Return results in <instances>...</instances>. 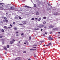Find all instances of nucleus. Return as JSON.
<instances>
[{
  "instance_id": "obj_1",
  "label": "nucleus",
  "mask_w": 60,
  "mask_h": 60,
  "mask_svg": "<svg viewBox=\"0 0 60 60\" xmlns=\"http://www.w3.org/2000/svg\"><path fill=\"white\" fill-rule=\"evenodd\" d=\"M2 4H5L4 3H0V8H2L4 7V6Z\"/></svg>"
},
{
  "instance_id": "obj_2",
  "label": "nucleus",
  "mask_w": 60,
  "mask_h": 60,
  "mask_svg": "<svg viewBox=\"0 0 60 60\" xmlns=\"http://www.w3.org/2000/svg\"><path fill=\"white\" fill-rule=\"evenodd\" d=\"M44 25H39V26H37V27L39 28H41L42 27H44Z\"/></svg>"
},
{
  "instance_id": "obj_3",
  "label": "nucleus",
  "mask_w": 60,
  "mask_h": 60,
  "mask_svg": "<svg viewBox=\"0 0 60 60\" xmlns=\"http://www.w3.org/2000/svg\"><path fill=\"white\" fill-rule=\"evenodd\" d=\"M14 9V8L13 7H11L9 8V10H13Z\"/></svg>"
},
{
  "instance_id": "obj_4",
  "label": "nucleus",
  "mask_w": 60,
  "mask_h": 60,
  "mask_svg": "<svg viewBox=\"0 0 60 60\" xmlns=\"http://www.w3.org/2000/svg\"><path fill=\"white\" fill-rule=\"evenodd\" d=\"M5 7L6 8H9V7H10V5H5Z\"/></svg>"
},
{
  "instance_id": "obj_5",
  "label": "nucleus",
  "mask_w": 60,
  "mask_h": 60,
  "mask_svg": "<svg viewBox=\"0 0 60 60\" xmlns=\"http://www.w3.org/2000/svg\"><path fill=\"white\" fill-rule=\"evenodd\" d=\"M57 30V28H53L52 29V30H53V31H56V30Z\"/></svg>"
},
{
  "instance_id": "obj_6",
  "label": "nucleus",
  "mask_w": 60,
  "mask_h": 60,
  "mask_svg": "<svg viewBox=\"0 0 60 60\" xmlns=\"http://www.w3.org/2000/svg\"><path fill=\"white\" fill-rule=\"evenodd\" d=\"M49 28H53V27H54V26L52 25H51L49 26Z\"/></svg>"
},
{
  "instance_id": "obj_7",
  "label": "nucleus",
  "mask_w": 60,
  "mask_h": 60,
  "mask_svg": "<svg viewBox=\"0 0 60 60\" xmlns=\"http://www.w3.org/2000/svg\"><path fill=\"white\" fill-rule=\"evenodd\" d=\"M1 17L2 18H3V19H5V20H6V19H7V18L4 16H2Z\"/></svg>"
},
{
  "instance_id": "obj_8",
  "label": "nucleus",
  "mask_w": 60,
  "mask_h": 60,
  "mask_svg": "<svg viewBox=\"0 0 60 60\" xmlns=\"http://www.w3.org/2000/svg\"><path fill=\"white\" fill-rule=\"evenodd\" d=\"M21 59V58L20 57H19L16 58L15 59L16 60H20Z\"/></svg>"
},
{
  "instance_id": "obj_9",
  "label": "nucleus",
  "mask_w": 60,
  "mask_h": 60,
  "mask_svg": "<svg viewBox=\"0 0 60 60\" xmlns=\"http://www.w3.org/2000/svg\"><path fill=\"white\" fill-rule=\"evenodd\" d=\"M26 21H23L22 22L23 24H26Z\"/></svg>"
},
{
  "instance_id": "obj_10",
  "label": "nucleus",
  "mask_w": 60,
  "mask_h": 60,
  "mask_svg": "<svg viewBox=\"0 0 60 60\" xmlns=\"http://www.w3.org/2000/svg\"><path fill=\"white\" fill-rule=\"evenodd\" d=\"M24 7H27V8H31V7H29L27 6H24Z\"/></svg>"
},
{
  "instance_id": "obj_11",
  "label": "nucleus",
  "mask_w": 60,
  "mask_h": 60,
  "mask_svg": "<svg viewBox=\"0 0 60 60\" xmlns=\"http://www.w3.org/2000/svg\"><path fill=\"white\" fill-rule=\"evenodd\" d=\"M58 14H59L57 12L55 13L54 14L56 16H57V15H58Z\"/></svg>"
},
{
  "instance_id": "obj_12",
  "label": "nucleus",
  "mask_w": 60,
  "mask_h": 60,
  "mask_svg": "<svg viewBox=\"0 0 60 60\" xmlns=\"http://www.w3.org/2000/svg\"><path fill=\"white\" fill-rule=\"evenodd\" d=\"M41 18H39L38 20V21H40L41 20Z\"/></svg>"
},
{
  "instance_id": "obj_13",
  "label": "nucleus",
  "mask_w": 60,
  "mask_h": 60,
  "mask_svg": "<svg viewBox=\"0 0 60 60\" xmlns=\"http://www.w3.org/2000/svg\"><path fill=\"white\" fill-rule=\"evenodd\" d=\"M53 39V38H48V39L49 40H52Z\"/></svg>"
},
{
  "instance_id": "obj_14",
  "label": "nucleus",
  "mask_w": 60,
  "mask_h": 60,
  "mask_svg": "<svg viewBox=\"0 0 60 60\" xmlns=\"http://www.w3.org/2000/svg\"><path fill=\"white\" fill-rule=\"evenodd\" d=\"M13 42H13V41H10V43L11 44H12V43H13Z\"/></svg>"
},
{
  "instance_id": "obj_15",
  "label": "nucleus",
  "mask_w": 60,
  "mask_h": 60,
  "mask_svg": "<svg viewBox=\"0 0 60 60\" xmlns=\"http://www.w3.org/2000/svg\"><path fill=\"white\" fill-rule=\"evenodd\" d=\"M39 30V28H38L37 29L35 28V29H34V30Z\"/></svg>"
},
{
  "instance_id": "obj_16",
  "label": "nucleus",
  "mask_w": 60,
  "mask_h": 60,
  "mask_svg": "<svg viewBox=\"0 0 60 60\" xmlns=\"http://www.w3.org/2000/svg\"><path fill=\"white\" fill-rule=\"evenodd\" d=\"M1 31L3 33H4V30L2 29L1 30Z\"/></svg>"
},
{
  "instance_id": "obj_17",
  "label": "nucleus",
  "mask_w": 60,
  "mask_h": 60,
  "mask_svg": "<svg viewBox=\"0 0 60 60\" xmlns=\"http://www.w3.org/2000/svg\"><path fill=\"white\" fill-rule=\"evenodd\" d=\"M4 49L5 50H7V48L6 47H4Z\"/></svg>"
},
{
  "instance_id": "obj_18",
  "label": "nucleus",
  "mask_w": 60,
  "mask_h": 60,
  "mask_svg": "<svg viewBox=\"0 0 60 60\" xmlns=\"http://www.w3.org/2000/svg\"><path fill=\"white\" fill-rule=\"evenodd\" d=\"M34 18H32L31 19V20H34Z\"/></svg>"
},
{
  "instance_id": "obj_19",
  "label": "nucleus",
  "mask_w": 60,
  "mask_h": 60,
  "mask_svg": "<svg viewBox=\"0 0 60 60\" xmlns=\"http://www.w3.org/2000/svg\"><path fill=\"white\" fill-rule=\"evenodd\" d=\"M9 47H10V46H9V45H8L7 46V48H9Z\"/></svg>"
},
{
  "instance_id": "obj_20",
  "label": "nucleus",
  "mask_w": 60,
  "mask_h": 60,
  "mask_svg": "<svg viewBox=\"0 0 60 60\" xmlns=\"http://www.w3.org/2000/svg\"><path fill=\"white\" fill-rule=\"evenodd\" d=\"M29 40H31V37H30L29 38Z\"/></svg>"
},
{
  "instance_id": "obj_21",
  "label": "nucleus",
  "mask_w": 60,
  "mask_h": 60,
  "mask_svg": "<svg viewBox=\"0 0 60 60\" xmlns=\"http://www.w3.org/2000/svg\"><path fill=\"white\" fill-rule=\"evenodd\" d=\"M34 7H36V5L35 4H34Z\"/></svg>"
},
{
  "instance_id": "obj_22",
  "label": "nucleus",
  "mask_w": 60,
  "mask_h": 60,
  "mask_svg": "<svg viewBox=\"0 0 60 60\" xmlns=\"http://www.w3.org/2000/svg\"><path fill=\"white\" fill-rule=\"evenodd\" d=\"M43 19H46V17H43Z\"/></svg>"
},
{
  "instance_id": "obj_23",
  "label": "nucleus",
  "mask_w": 60,
  "mask_h": 60,
  "mask_svg": "<svg viewBox=\"0 0 60 60\" xmlns=\"http://www.w3.org/2000/svg\"><path fill=\"white\" fill-rule=\"evenodd\" d=\"M51 38V36H49L48 37V38L49 39H50V38Z\"/></svg>"
},
{
  "instance_id": "obj_24",
  "label": "nucleus",
  "mask_w": 60,
  "mask_h": 60,
  "mask_svg": "<svg viewBox=\"0 0 60 60\" xmlns=\"http://www.w3.org/2000/svg\"><path fill=\"white\" fill-rule=\"evenodd\" d=\"M19 25H20V26H23V25H24V24H19Z\"/></svg>"
},
{
  "instance_id": "obj_25",
  "label": "nucleus",
  "mask_w": 60,
  "mask_h": 60,
  "mask_svg": "<svg viewBox=\"0 0 60 60\" xmlns=\"http://www.w3.org/2000/svg\"><path fill=\"white\" fill-rule=\"evenodd\" d=\"M4 28L5 29H7V27H6V26H4Z\"/></svg>"
},
{
  "instance_id": "obj_26",
  "label": "nucleus",
  "mask_w": 60,
  "mask_h": 60,
  "mask_svg": "<svg viewBox=\"0 0 60 60\" xmlns=\"http://www.w3.org/2000/svg\"><path fill=\"white\" fill-rule=\"evenodd\" d=\"M36 15H39V13L38 12H37L36 13Z\"/></svg>"
},
{
  "instance_id": "obj_27",
  "label": "nucleus",
  "mask_w": 60,
  "mask_h": 60,
  "mask_svg": "<svg viewBox=\"0 0 60 60\" xmlns=\"http://www.w3.org/2000/svg\"><path fill=\"white\" fill-rule=\"evenodd\" d=\"M33 46H37V45H33Z\"/></svg>"
},
{
  "instance_id": "obj_28",
  "label": "nucleus",
  "mask_w": 60,
  "mask_h": 60,
  "mask_svg": "<svg viewBox=\"0 0 60 60\" xmlns=\"http://www.w3.org/2000/svg\"><path fill=\"white\" fill-rule=\"evenodd\" d=\"M46 22H43V24H45L46 23Z\"/></svg>"
},
{
  "instance_id": "obj_29",
  "label": "nucleus",
  "mask_w": 60,
  "mask_h": 60,
  "mask_svg": "<svg viewBox=\"0 0 60 60\" xmlns=\"http://www.w3.org/2000/svg\"><path fill=\"white\" fill-rule=\"evenodd\" d=\"M19 18L20 19H21V18L20 17H19Z\"/></svg>"
},
{
  "instance_id": "obj_30",
  "label": "nucleus",
  "mask_w": 60,
  "mask_h": 60,
  "mask_svg": "<svg viewBox=\"0 0 60 60\" xmlns=\"http://www.w3.org/2000/svg\"><path fill=\"white\" fill-rule=\"evenodd\" d=\"M15 19H18V17H15Z\"/></svg>"
},
{
  "instance_id": "obj_31",
  "label": "nucleus",
  "mask_w": 60,
  "mask_h": 60,
  "mask_svg": "<svg viewBox=\"0 0 60 60\" xmlns=\"http://www.w3.org/2000/svg\"><path fill=\"white\" fill-rule=\"evenodd\" d=\"M51 45V43H50L48 44V46H49V45Z\"/></svg>"
},
{
  "instance_id": "obj_32",
  "label": "nucleus",
  "mask_w": 60,
  "mask_h": 60,
  "mask_svg": "<svg viewBox=\"0 0 60 60\" xmlns=\"http://www.w3.org/2000/svg\"><path fill=\"white\" fill-rule=\"evenodd\" d=\"M23 34H24V33H22L21 35V36H22V35H23Z\"/></svg>"
},
{
  "instance_id": "obj_33",
  "label": "nucleus",
  "mask_w": 60,
  "mask_h": 60,
  "mask_svg": "<svg viewBox=\"0 0 60 60\" xmlns=\"http://www.w3.org/2000/svg\"><path fill=\"white\" fill-rule=\"evenodd\" d=\"M40 42L42 43V42H43L44 41H40Z\"/></svg>"
},
{
  "instance_id": "obj_34",
  "label": "nucleus",
  "mask_w": 60,
  "mask_h": 60,
  "mask_svg": "<svg viewBox=\"0 0 60 60\" xmlns=\"http://www.w3.org/2000/svg\"><path fill=\"white\" fill-rule=\"evenodd\" d=\"M47 4L49 6H50V5L49 4V3H47Z\"/></svg>"
},
{
  "instance_id": "obj_35",
  "label": "nucleus",
  "mask_w": 60,
  "mask_h": 60,
  "mask_svg": "<svg viewBox=\"0 0 60 60\" xmlns=\"http://www.w3.org/2000/svg\"><path fill=\"white\" fill-rule=\"evenodd\" d=\"M47 8L48 10H49V7H47Z\"/></svg>"
},
{
  "instance_id": "obj_36",
  "label": "nucleus",
  "mask_w": 60,
  "mask_h": 60,
  "mask_svg": "<svg viewBox=\"0 0 60 60\" xmlns=\"http://www.w3.org/2000/svg\"><path fill=\"white\" fill-rule=\"evenodd\" d=\"M26 42L27 43V44H28V42L27 41H26Z\"/></svg>"
},
{
  "instance_id": "obj_37",
  "label": "nucleus",
  "mask_w": 60,
  "mask_h": 60,
  "mask_svg": "<svg viewBox=\"0 0 60 60\" xmlns=\"http://www.w3.org/2000/svg\"><path fill=\"white\" fill-rule=\"evenodd\" d=\"M23 53H26V51H24L23 52Z\"/></svg>"
},
{
  "instance_id": "obj_38",
  "label": "nucleus",
  "mask_w": 60,
  "mask_h": 60,
  "mask_svg": "<svg viewBox=\"0 0 60 60\" xmlns=\"http://www.w3.org/2000/svg\"><path fill=\"white\" fill-rule=\"evenodd\" d=\"M5 21L6 22H8V20H5Z\"/></svg>"
},
{
  "instance_id": "obj_39",
  "label": "nucleus",
  "mask_w": 60,
  "mask_h": 60,
  "mask_svg": "<svg viewBox=\"0 0 60 60\" xmlns=\"http://www.w3.org/2000/svg\"><path fill=\"white\" fill-rule=\"evenodd\" d=\"M14 29H15V30H17V28H16V27H15Z\"/></svg>"
},
{
  "instance_id": "obj_40",
  "label": "nucleus",
  "mask_w": 60,
  "mask_h": 60,
  "mask_svg": "<svg viewBox=\"0 0 60 60\" xmlns=\"http://www.w3.org/2000/svg\"><path fill=\"white\" fill-rule=\"evenodd\" d=\"M2 43L3 44H4V42L2 41Z\"/></svg>"
},
{
  "instance_id": "obj_41",
  "label": "nucleus",
  "mask_w": 60,
  "mask_h": 60,
  "mask_svg": "<svg viewBox=\"0 0 60 60\" xmlns=\"http://www.w3.org/2000/svg\"><path fill=\"white\" fill-rule=\"evenodd\" d=\"M30 50L31 51V50H34V49H31Z\"/></svg>"
},
{
  "instance_id": "obj_42",
  "label": "nucleus",
  "mask_w": 60,
  "mask_h": 60,
  "mask_svg": "<svg viewBox=\"0 0 60 60\" xmlns=\"http://www.w3.org/2000/svg\"><path fill=\"white\" fill-rule=\"evenodd\" d=\"M47 32H45V34H47Z\"/></svg>"
},
{
  "instance_id": "obj_43",
  "label": "nucleus",
  "mask_w": 60,
  "mask_h": 60,
  "mask_svg": "<svg viewBox=\"0 0 60 60\" xmlns=\"http://www.w3.org/2000/svg\"><path fill=\"white\" fill-rule=\"evenodd\" d=\"M10 26L11 27H12V25L11 24H10Z\"/></svg>"
},
{
  "instance_id": "obj_44",
  "label": "nucleus",
  "mask_w": 60,
  "mask_h": 60,
  "mask_svg": "<svg viewBox=\"0 0 60 60\" xmlns=\"http://www.w3.org/2000/svg\"><path fill=\"white\" fill-rule=\"evenodd\" d=\"M50 34H53V32H50Z\"/></svg>"
},
{
  "instance_id": "obj_45",
  "label": "nucleus",
  "mask_w": 60,
  "mask_h": 60,
  "mask_svg": "<svg viewBox=\"0 0 60 60\" xmlns=\"http://www.w3.org/2000/svg\"><path fill=\"white\" fill-rule=\"evenodd\" d=\"M52 11H54V9H52Z\"/></svg>"
},
{
  "instance_id": "obj_46",
  "label": "nucleus",
  "mask_w": 60,
  "mask_h": 60,
  "mask_svg": "<svg viewBox=\"0 0 60 60\" xmlns=\"http://www.w3.org/2000/svg\"><path fill=\"white\" fill-rule=\"evenodd\" d=\"M2 37H3L2 36H0V38H2Z\"/></svg>"
},
{
  "instance_id": "obj_47",
  "label": "nucleus",
  "mask_w": 60,
  "mask_h": 60,
  "mask_svg": "<svg viewBox=\"0 0 60 60\" xmlns=\"http://www.w3.org/2000/svg\"><path fill=\"white\" fill-rule=\"evenodd\" d=\"M33 49V50H35V51L36 50V49Z\"/></svg>"
},
{
  "instance_id": "obj_48",
  "label": "nucleus",
  "mask_w": 60,
  "mask_h": 60,
  "mask_svg": "<svg viewBox=\"0 0 60 60\" xmlns=\"http://www.w3.org/2000/svg\"><path fill=\"white\" fill-rule=\"evenodd\" d=\"M15 41V40L13 39V41Z\"/></svg>"
},
{
  "instance_id": "obj_49",
  "label": "nucleus",
  "mask_w": 60,
  "mask_h": 60,
  "mask_svg": "<svg viewBox=\"0 0 60 60\" xmlns=\"http://www.w3.org/2000/svg\"><path fill=\"white\" fill-rule=\"evenodd\" d=\"M34 57H36V55H34Z\"/></svg>"
},
{
  "instance_id": "obj_50",
  "label": "nucleus",
  "mask_w": 60,
  "mask_h": 60,
  "mask_svg": "<svg viewBox=\"0 0 60 60\" xmlns=\"http://www.w3.org/2000/svg\"><path fill=\"white\" fill-rule=\"evenodd\" d=\"M44 28H46V26H45L44 27Z\"/></svg>"
},
{
  "instance_id": "obj_51",
  "label": "nucleus",
  "mask_w": 60,
  "mask_h": 60,
  "mask_svg": "<svg viewBox=\"0 0 60 60\" xmlns=\"http://www.w3.org/2000/svg\"><path fill=\"white\" fill-rule=\"evenodd\" d=\"M43 29H41V31H42Z\"/></svg>"
},
{
  "instance_id": "obj_52",
  "label": "nucleus",
  "mask_w": 60,
  "mask_h": 60,
  "mask_svg": "<svg viewBox=\"0 0 60 60\" xmlns=\"http://www.w3.org/2000/svg\"><path fill=\"white\" fill-rule=\"evenodd\" d=\"M35 19H36V20H37V19H38V18H35Z\"/></svg>"
},
{
  "instance_id": "obj_53",
  "label": "nucleus",
  "mask_w": 60,
  "mask_h": 60,
  "mask_svg": "<svg viewBox=\"0 0 60 60\" xmlns=\"http://www.w3.org/2000/svg\"><path fill=\"white\" fill-rule=\"evenodd\" d=\"M27 60H31L30 59H28Z\"/></svg>"
},
{
  "instance_id": "obj_54",
  "label": "nucleus",
  "mask_w": 60,
  "mask_h": 60,
  "mask_svg": "<svg viewBox=\"0 0 60 60\" xmlns=\"http://www.w3.org/2000/svg\"><path fill=\"white\" fill-rule=\"evenodd\" d=\"M1 23H2V24H3V21H1Z\"/></svg>"
},
{
  "instance_id": "obj_55",
  "label": "nucleus",
  "mask_w": 60,
  "mask_h": 60,
  "mask_svg": "<svg viewBox=\"0 0 60 60\" xmlns=\"http://www.w3.org/2000/svg\"><path fill=\"white\" fill-rule=\"evenodd\" d=\"M13 24H15V22H13Z\"/></svg>"
},
{
  "instance_id": "obj_56",
  "label": "nucleus",
  "mask_w": 60,
  "mask_h": 60,
  "mask_svg": "<svg viewBox=\"0 0 60 60\" xmlns=\"http://www.w3.org/2000/svg\"><path fill=\"white\" fill-rule=\"evenodd\" d=\"M16 36H19V35L18 34H17L16 35Z\"/></svg>"
},
{
  "instance_id": "obj_57",
  "label": "nucleus",
  "mask_w": 60,
  "mask_h": 60,
  "mask_svg": "<svg viewBox=\"0 0 60 60\" xmlns=\"http://www.w3.org/2000/svg\"><path fill=\"white\" fill-rule=\"evenodd\" d=\"M18 33H19V32H16V34H18Z\"/></svg>"
},
{
  "instance_id": "obj_58",
  "label": "nucleus",
  "mask_w": 60,
  "mask_h": 60,
  "mask_svg": "<svg viewBox=\"0 0 60 60\" xmlns=\"http://www.w3.org/2000/svg\"><path fill=\"white\" fill-rule=\"evenodd\" d=\"M8 28H9L10 29V28H11V27H8Z\"/></svg>"
},
{
  "instance_id": "obj_59",
  "label": "nucleus",
  "mask_w": 60,
  "mask_h": 60,
  "mask_svg": "<svg viewBox=\"0 0 60 60\" xmlns=\"http://www.w3.org/2000/svg\"><path fill=\"white\" fill-rule=\"evenodd\" d=\"M6 14H7V15H8V13H6Z\"/></svg>"
},
{
  "instance_id": "obj_60",
  "label": "nucleus",
  "mask_w": 60,
  "mask_h": 60,
  "mask_svg": "<svg viewBox=\"0 0 60 60\" xmlns=\"http://www.w3.org/2000/svg\"><path fill=\"white\" fill-rule=\"evenodd\" d=\"M5 21V20H3V21L4 22H6V21Z\"/></svg>"
},
{
  "instance_id": "obj_61",
  "label": "nucleus",
  "mask_w": 60,
  "mask_h": 60,
  "mask_svg": "<svg viewBox=\"0 0 60 60\" xmlns=\"http://www.w3.org/2000/svg\"><path fill=\"white\" fill-rule=\"evenodd\" d=\"M46 46H49V45H46Z\"/></svg>"
},
{
  "instance_id": "obj_62",
  "label": "nucleus",
  "mask_w": 60,
  "mask_h": 60,
  "mask_svg": "<svg viewBox=\"0 0 60 60\" xmlns=\"http://www.w3.org/2000/svg\"><path fill=\"white\" fill-rule=\"evenodd\" d=\"M33 48H36V47H33Z\"/></svg>"
},
{
  "instance_id": "obj_63",
  "label": "nucleus",
  "mask_w": 60,
  "mask_h": 60,
  "mask_svg": "<svg viewBox=\"0 0 60 60\" xmlns=\"http://www.w3.org/2000/svg\"><path fill=\"white\" fill-rule=\"evenodd\" d=\"M58 34H60V32H58Z\"/></svg>"
},
{
  "instance_id": "obj_64",
  "label": "nucleus",
  "mask_w": 60,
  "mask_h": 60,
  "mask_svg": "<svg viewBox=\"0 0 60 60\" xmlns=\"http://www.w3.org/2000/svg\"><path fill=\"white\" fill-rule=\"evenodd\" d=\"M45 45H43V46H45Z\"/></svg>"
}]
</instances>
